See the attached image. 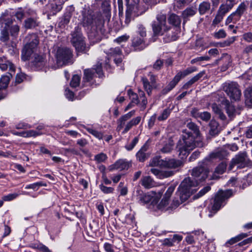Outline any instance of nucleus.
Segmentation results:
<instances>
[{"mask_svg": "<svg viewBox=\"0 0 252 252\" xmlns=\"http://www.w3.org/2000/svg\"><path fill=\"white\" fill-rule=\"evenodd\" d=\"M246 9V6L244 3H241L235 12L239 15L242 16Z\"/></svg>", "mask_w": 252, "mask_h": 252, "instance_id": "54", "label": "nucleus"}, {"mask_svg": "<svg viewBox=\"0 0 252 252\" xmlns=\"http://www.w3.org/2000/svg\"><path fill=\"white\" fill-rule=\"evenodd\" d=\"M223 90L232 101L240 100L242 93L240 86L237 83H225L223 84Z\"/></svg>", "mask_w": 252, "mask_h": 252, "instance_id": "11", "label": "nucleus"}, {"mask_svg": "<svg viewBox=\"0 0 252 252\" xmlns=\"http://www.w3.org/2000/svg\"><path fill=\"white\" fill-rule=\"evenodd\" d=\"M41 186H46L45 183H43L42 182L35 183L32 184H30L26 186V189H33L34 190H37L38 188Z\"/></svg>", "mask_w": 252, "mask_h": 252, "instance_id": "46", "label": "nucleus"}, {"mask_svg": "<svg viewBox=\"0 0 252 252\" xmlns=\"http://www.w3.org/2000/svg\"><path fill=\"white\" fill-rule=\"evenodd\" d=\"M26 40L27 43L24 46L21 54V59L23 61L30 59L39 43L37 35L34 33L28 35Z\"/></svg>", "mask_w": 252, "mask_h": 252, "instance_id": "8", "label": "nucleus"}, {"mask_svg": "<svg viewBox=\"0 0 252 252\" xmlns=\"http://www.w3.org/2000/svg\"><path fill=\"white\" fill-rule=\"evenodd\" d=\"M141 184L144 188L150 189L155 186V183L150 176H146L142 178Z\"/></svg>", "mask_w": 252, "mask_h": 252, "instance_id": "26", "label": "nucleus"}, {"mask_svg": "<svg viewBox=\"0 0 252 252\" xmlns=\"http://www.w3.org/2000/svg\"><path fill=\"white\" fill-rule=\"evenodd\" d=\"M157 22L154 21L152 24V29L154 35H162L165 43H169L176 40L180 32V30L176 28H172L166 24V15L161 13L156 16Z\"/></svg>", "mask_w": 252, "mask_h": 252, "instance_id": "4", "label": "nucleus"}, {"mask_svg": "<svg viewBox=\"0 0 252 252\" xmlns=\"http://www.w3.org/2000/svg\"><path fill=\"white\" fill-rule=\"evenodd\" d=\"M222 104L225 106V109L228 117L231 119L234 118L236 114V110L234 106L230 104L229 100L227 99L223 100L222 101Z\"/></svg>", "mask_w": 252, "mask_h": 252, "instance_id": "22", "label": "nucleus"}, {"mask_svg": "<svg viewBox=\"0 0 252 252\" xmlns=\"http://www.w3.org/2000/svg\"><path fill=\"white\" fill-rule=\"evenodd\" d=\"M197 70V68L195 66H191L187 68L183 71H179L171 81L169 82L168 85L163 89L161 91L162 94H165L172 90L180 81L182 78H184L186 76L195 72Z\"/></svg>", "mask_w": 252, "mask_h": 252, "instance_id": "10", "label": "nucleus"}, {"mask_svg": "<svg viewBox=\"0 0 252 252\" xmlns=\"http://www.w3.org/2000/svg\"><path fill=\"white\" fill-rule=\"evenodd\" d=\"M56 56L57 63L64 64L70 60L72 57V52L68 48L60 47L58 49Z\"/></svg>", "mask_w": 252, "mask_h": 252, "instance_id": "14", "label": "nucleus"}, {"mask_svg": "<svg viewBox=\"0 0 252 252\" xmlns=\"http://www.w3.org/2000/svg\"><path fill=\"white\" fill-rule=\"evenodd\" d=\"M18 196V194L14 193L9 194L7 195L3 196L2 200L3 201H9L16 198Z\"/></svg>", "mask_w": 252, "mask_h": 252, "instance_id": "57", "label": "nucleus"}, {"mask_svg": "<svg viewBox=\"0 0 252 252\" xmlns=\"http://www.w3.org/2000/svg\"><path fill=\"white\" fill-rule=\"evenodd\" d=\"M70 18L71 16L69 14L64 15V16L62 19L61 22H60V25L61 26H64L68 24L70 21Z\"/></svg>", "mask_w": 252, "mask_h": 252, "instance_id": "53", "label": "nucleus"}, {"mask_svg": "<svg viewBox=\"0 0 252 252\" xmlns=\"http://www.w3.org/2000/svg\"><path fill=\"white\" fill-rule=\"evenodd\" d=\"M12 77L11 73H6L0 78V89H5L8 87L10 79Z\"/></svg>", "mask_w": 252, "mask_h": 252, "instance_id": "25", "label": "nucleus"}, {"mask_svg": "<svg viewBox=\"0 0 252 252\" xmlns=\"http://www.w3.org/2000/svg\"><path fill=\"white\" fill-rule=\"evenodd\" d=\"M232 194L231 190H219L216 194L212 203L211 213H216L222 206L224 205L225 201L229 198Z\"/></svg>", "mask_w": 252, "mask_h": 252, "instance_id": "9", "label": "nucleus"}, {"mask_svg": "<svg viewBox=\"0 0 252 252\" xmlns=\"http://www.w3.org/2000/svg\"><path fill=\"white\" fill-rule=\"evenodd\" d=\"M243 39L248 42H252V32H248L242 35Z\"/></svg>", "mask_w": 252, "mask_h": 252, "instance_id": "63", "label": "nucleus"}, {"mask_svg": "<svg viewBox=\"0 0 252 252\" xmlns=\"http://www.w3.org/2000/svg\"><path fill=\"white\" fill-rule=\"evenodd\" d=\"M125 0L126 9V23H129L134 17L144 13L149 6L157 4L158 0Z\"/></svg>", "mask_w": 252, "mask_h": 252, "instance_id": "5", "label": "nucleus"}, {"mask_svg": "<svg viewBox=\"0 0 252 252\" xmlns=\"http://www.w3.org/2000/svg\"><path fill=\"white\" fill-rule=\"evenodd\" d=\"M101 64L102 63H98L94 68L85 69L84 79L87 82L90 81L94 77V71L98 74L99 77H101L103 75Z\"/></svg>", "mask_w": 252, "mask_h": 252, "instance_id": "15", "label": "nucleus"}, {"mask_svg": "<svg viewBox=\"0 0 252 252\" xmlns=\"http://www.w3.org/2000/svg\"><path fill=\"white\" fill-rule=\"evenodd\" d=\"M196 13V10L193 7L188 8L182 12V17L184 19L183 25L185 24L187 19L191 16H193Z\"/></svg>", "mask_w": 252, "mask_h": 252, "instance_id": "35", "label": "nucleus"}, {"mask_svg": "<svg viewBox=\"0 0 252 252\" xmlns=\"http://www.w3.org/2000/svg\"><path fill=\"white\" fill-rule=\"evenodd\" d=\"M211 8V4L208 1H203L200 3L198 11L200 15H203L208 12Z\"/></svg>", "mask_w": 252, "mask_h": 252, "instance_id": "36", "label": "nucleus"}, {"mask_svg": "<svg viewBox=\"0 0 252 252\" xmlns=\"http://www.w3.org/2000/svg\"><path fill=\"white\" fill-rule=\"evenodd\" d=\"M228 153L227 151L224 149H221L211 153L210 156V158L212 159L218 158L222 159L226 157Z\"/></svg>", "mask_w": 252, "mask_h": 252, "instance_id": "30", "label": "nucleus"}, {"mask_svg": "<svg viewBox=\"0 0 252 252\" xmlns=\"http://www.w3.org/2000/svg\"><path fill=\"white\" fill-rule=\"evenodd\" d=\"M26 78L25 74L23 73H18L15 77L14 85L16 86L18 84L22 83Z\"/></svg>", "mask_w": 252, "mask_h": 252, "instance_id": "51", "label": "nucleus"}, {"mask_svg": "<svg viewBox=\"0 0 252 252\" xmlns=\"http://www.w3.org/2000/svg\"><path fill=\"white\" fill-rule=\"evenodd\" d=\"M128 94L129 96V98L131 99V103L138 104L140 102L138 95L134 93L131 90H129L128 91Z\"/></svg>", "mask_w": 252, "mask_h": 252, "instance_id": "45", "label": "nucleus"}, {"mask_svg": "<svg viewBox=\"0 0 252 252\" xmlns=\"http://www.w3.org/2000/svg\"><path fill=\"white\" fill-rule=\"evenodd\" d=\"M135 111L132 110L127 114L122 116L117 121V130L120 131L123 129L122 134L127 133L133 126H136L139 124L141 120L140 116L136 117L133 118L129 122H127L128 120L135 115Z\"/></svg>", "mask_w": 252, "mask_h": 252, "instance_id": "7", "label": "nucleus"}, {"mask_svg": "<svg viewBox=\"0 0 252 252\" xmlns=\"http://www.w3.org/2000/svg\"><path fill=\"white\" fill-rule=\"evenodd\" d=\"M122 54V51L119 47L111 48L109 50L108 55L110 56L119 55Z\"/></svg>", "mask_w": 252, "mask_h": 252, "instance_id": "52", "label": "nucleus"}, {"mask_svg": "<svg viewBox=\"0 0 252 252\" xmlns=\"http://www.w3.org/2000/svg\"><path fill=\"white\" fill-rule=\"evenodd\" d=\"M132 46L135 50L140 51L145 49L147 46V44L145 43L144 38L135 36L132 39Z\"/></svg>", "mask_w": 252, "mask_h": 252, "instance_id": "20", "label": "nucleus"}, {"mask_svg": "<svg viewBox=\"0 0 252 252\" xmlns=\"http://www.w3.org/2000/svg\"><path fill=\"white\" fill-rule=\"evenodd\" d=\"M151 200V196L150 195L144 194L140 197L139 201H140L141 203L146 204L150 202Z\"/></svg>", "mask_w": 252, "mask_h": 252, "instance_id": "62", "label": "nucleus"}, {"mask_svg": "<svg viewBox=\"0 0 252 252\" xmlns=\"http://www.w3.org/2000/svg\"><path fill=\"white\" fill-rule=\"evenodd\" d=\"M148 148V146L146 144H144L137 153L136 157L137 159L139 161L143 162L149 157V154L146 152Z\"/></svg>", "mask_w": 252, "mask_h": 252, "instance_id": "23", "label": "nucleus"}, {"mask_svg": "<svg viewBox=\"0 0 252 252\" xmlns=\"http://www.w3.org/2000/svg\"><path fill=\"white\" fill-rule=\"evenodd\" d=\"M205 162V160L199 162L198 166L192 169L191 172L192 177L186 178L181 182L169 208L171 209H176L196 191V187L200 182L205 180L208 175L209 171Z\"/></svg>", "mask_w": 252, "mask_h": 252, "instance_id": "1", "label": "nucleus"}, {"mask_svg": "<svg viewBox=\"0 0 252 252\" xmlns=\"http://www.w3.org/2000/svg\"><path fill=\"white\" fill-rule=\"evenodd\" d=\"M241 17V16L239 15L237 13H236V12H234L227 18L225 21V24L227 25L231 22L236 23L240 19Z\"/></svg>", "mask_w": 252, "mask_h": 252, "instance_id": "40", "label": "nucleus"}, {"mask_svg": "<svg viewBox=\"0 0 252 252\" xmlns=\"http://www.w3.org/2000/svg\"><path fill=\"white\" fill-rule=\"evenodd\" d=\"M248 235L246 233H242L238 236L232 238L226 242V244L232 245L246 237Z\"/></svg>", "mask_w": 252, "mask_h": 252, "instance_id": "43", "label": "nucleus"}, {"mask_svg": "<svg viewBox=\"0 0 252 252\" xmlns=\"http://www.w3.org/2000/svg\"><path fill=\"white\" fill-rule=\"evenodd\" d=\"M99 188L103 193L106 194L112 193L114 190L113 188L107 187L102 184L99 186Z\"/></svg>", "mask_w": 252, "mask_h": 252, "instance_id": "55", "label": "nucleus"}, {"mask_svg": "<svg viewBox=\"0 0 252 252\" xmlns=\"http://www.w3.org/2000/svg\"><path fill=\"white\" fill-rule=\"evenodd\" d=\"M151 172L159 179H163L172 176L174 172L171 170H160L156 168H151Z\"/></svg>", "mask_w": 252, "mask_h": 252, "instance_id": "19", "label": "nucleus"}, {"mask_svg": "<svg viewBox=\"0 0 252 252\" xmlns=\"http://www.w3.org/2000/svg\"><path fill=\"white\" fill-rule=\"evenodd\" d=\"M209 133L212 136L217 135L220 131V128L218 123L214 120L211 121L209 124Z\"/></svg>", "mask_w": 252, "mask_h": 252, "instance_id": "29", "label": "nucleus"}, {"mask_svg": "<svg viewBox=\"0 0 252 252\" xmlns=\"http://www.w3.org/2000/svg\"><path fill=\"white\" fill-rule=\"evenodd\" d=\"M49 6L54 14L60 11L62 8V6L61 4H57L55 2L51 3L49 4Z\"/></svg>", "mask_w": 252, "mask_h": 252, "instance_id": "50", "label": "nucleus"}, {"mask_svg": "<svg viewBox=\"0 0 252 252\" xmlns=\"http://www.w3.org/2000/svg\"><path fill=\"white\" fill-rule=\"evenodd\" d=\"M129 163L125 160L119 159L112 165L111 168L112 169L123 170L128 169L129 167Z\"/></svg>", "mask_w": 252, "mask_h": 252, "instance_id": "24", "label": "nucleus"}, {"mask_svg": "<svg viewBox=\"0 0 252 252\" xmlns=\"http://www.w3.org/2000/svg\"><path fill=\"white\" fill-rule=\"evenodd\" d=\"M226 34L223 30H220L214 33V36L217 39L224 38Z\"/></svg>", "mask_w": 252, "mask_h": 252, "instance_id": "58", "label": "nucleus"}, {"mask_svg": "<svg viewBox=\"0 0 252 252\" xmlns=\"http://www.w3.org/2000/svg\"><path fill=\"white\" fill-rule=\"evenodd\" d=\"M187 126L192 132L187 129L183 130L182 139L178 142L176 150L179 152V156H186L190 151L196 147H202L204 145L200 139V131L197 125L192 122L189 123Z\"/></svg>", "mask_w": 252, "mask_h": 252, "instance_id": "3", "label": "nucleus"}, {"mask_svg": "<svg viewBox=\"0 0 252 252\" xmlns=\"http://www.w3.org/2000/svg\"><path fill=\"white\" fill-rule=\"evenodd\" d=\"M11 13L13 15V16H14L17 18V20L21 21L25 17V13L21 8H18L14 12H11Z\"/></svg>", "mask_w": 252, "mask_h": 252, "instance_id": "42", "label": "nucleus"}, {"mask_svg": "<svg viewBox=\"0 0 252 252\" xmlns=\"http://www.w3.org/2000/svg\"><path fill=\"white\" fill-rule=\"evenodd\" d=\"M39 23L36 19L29 18L25 21L24 26L26 29H32L37 27Z\"/></svg>", "mask_w": 252, "mask_h": 252, "instance_id": "33", "label": "nucleus"}, {"mask_svg": "<svg viewBox=\"0 0 252 252\" xmlns=\"http://www.w3.org/2000/svg\"><path fill=\"white\" fill-rule=\"evenodd\" d=\"M107 158V156L103 153H100L96 155L94 157V159L98 162H101L105 161Z\"/></svg>", "mask_w": 252, "mask_h": 252, "instance_id": "61", "label": "nucleus"}, {"mask_svg": "<svg viewBox=\"0 0 252 252\" xmlns=\"http://www.w3.org/2000/svg\"><path fill=\"white\" fill-rule=\"evenodd\" d=\"M175 189V186H170L166 190L164 195L158 204V207L159 209L163 210L164 208L168 204L169 200Z\"/></svg>", "mask_w": 252, "mask_h": 252, "instance_id": "16", "label": "nucleus"}, {"mask_svg": "<svg viewBox=\"0 0 252 252\" xmlns=\"http://www.w3.org/2000/svg\"><path fill=\"white\" fill-rule=\"evenodd\" d=\"M71 42L77 52H83L86 50L84 37L81 32V28L75 27L71 33Z\"/></svg>", "mask_w": 252, "mask_h": 252, "instance_id": "12", "label": "nucleus"}, {"mask_svg": "<svg viewBox=\"0 0 252 252\" xmlns=\"http://www.w3.org/2000/svg\"><path fill=\"white\" fill-rule=\"evenodd\" d=\"M161 161H163V159H160L159 157H155L151 160L149 165L151 166L162 167Z\"/></svg>", "mask_w": 252, "mask_h": 252, "instance_id": "44", "label": "nucleus"}, {"mask_svg": "<svg viewBox=\"0 0 252 252\" xmlns=\"http://www.w3.org/2000/svg\"><path fill=\"white\" fill-rule=\"evenodd\" d=\"M102 8L106 14L107 17L110 18L111 15L110 14V5L108 1H104L102 4Z\"/></svg>", "mask_w": 252, "mask_h": 252, "instance_id": "47", "label": "nucleus"}, {"mask_svg": "<svg viewBox=\"0 0 252 252\" xmlns=\"http://www.w3.org/2000/svg\"><path fill=\"white\" fill-rule=\"evenodd\" d=\"M138 32L141 36L142 38H144L146 36V31L145 27L142 25H138Z\"/></svg>", "mask_w": 252, "mask_h": 252, "instance_id": "64", "label": "nucleus"}, {"mask_svg": "<svg viewBox=\"0 0 252 252\" xmlns=\"http://www.w3.org/2000/svg\"><path fill=\"white\" fill-rule=\"evenodd\" d=\"M174 142L171 139H169L161 149V152L163 153H170L173 149Z\"/></svg>", "mask_w": 252, "mask_h": 252, "instance_id": "37", "label": "nucleus"}, {"mask_svg": "<svg viewBox=\"0 0 252 252\" xmlns=\"http://www.w3.org/2000/svg\"><path fill=\"white\" fill-rule=\"evenodd\" d=\"M226 164L225 162H221L219 165L216 168L215 172L213 175L212 179H215L219 178L217 175L222 174L225 171L226 168Z\"/></svg>", "mask_w": 252, "mask_h": 252, "instance_id": "31", "label": "nucleus"}, {"mask_svg": "<svg viewBox=\"0 0 252 252\" xmlns=\"http://www.w3.org/2000/svg\"><path fill=\"white\" fill-rule=\"evenodd\" d=\"M80 81V77L78 75L73 76L70 82V86L72 88H75L79 85Z\"/></svg>", "mask_w": 252, "mask_h": 252, "instance_id": "48", "label": "nucleus"}, {"mask_svg": "<svg viewBox=\"0 0 252 252\" xmlns=\"http://www.w3.org/2000/svg\"><path fill=\"white\" fill-rule=\"evenodd\" d=\"M32 63V65L35 67H42L45 64V60L42 56L35 54Z\"/></svg>", "mask_w": 252, "mask_h": 252, "instance_id": "34", "label": "nucleus"}, {"mask_svg": "<svg viewBox=\"0 0 252 252\" xmlns=\"http://www.w3.org/2000/svg\"><path fill=\"white\" fill-rule=\"evenodd\" d=\"M212 108L214 113L219 116L220 119L222 120H225L226 119V116L217 104L213 103L212 105Z\"/></svg>", "mask_w": 252, "mask_h": 252, "instance_id": "39", "label": "nucleus"}, {"mask_svg": "<svg viewBox=\"0 0 252 252\" xmlns=\"http://www.w3.org/2000/svg\"><path fill=\"white\" fill-rule=\"evenodd\" d=\"M14 22L15 19L13 18L10 10L6 9L0 14V40L6 44L11 41L12 51L15 53L17 50L14 40L18 37L20 27Z\"/></svg>", "mask_w": 252, "mask_h": 252, "instance_id": "2", "label": "nucleus"}, {"mask_svg": "<svg viewBox=\"0 0 252 252\" xmlns=\"http://www.w3.org/2000/svg\"><path fill=\"white\" fill-rule=\"evenodd\" d=\"M142 80L145 90L147 92L148 95H150L153 89L155 88L156 87L150 83V82L147 78H143Z\"/></svg>", "mask_w": 252, "mask_h": 252, "instance_id": "38", "label": "nucleus"}, {"mask_svg": "<svg viewBox=\"0 0 252 252\" xmlns=\"http://www.w3.org/2000/svg\"><path fill=\"white\" fill-rule=\"evenodd\" d=\"M205 74L204 71H201L196 74L195 76L191 78L189 81L185 83L183 86V89H189L193 84L199 80Z\"/></svg>", "mask_w": 252, "mask_h": 252, "instance_id": "28", "label": "nucleus"}, {"mask_svg": "<svg viewBox=\"0 0 252 252\" xmlns=\"http://www.w3.org/2000/svg\"><path fill=\"white\" fill-rule=\"evenodd\" d=\"M246 105L252 107V86L248 87L244 92Z\"/></svg>", "mask_w": 252, "mask_h": 252, "instance_id": "32", "label": "nucleus"}, {"mask_svg": "<svg viewBox=\"0 0 252 252\" xmlns=\"http://www.w3.org/2000/svg\"><path fill=\"white\" fill-rule=\"evenodd\" d=\"M211 114L208 112L205 111L201 112L199 118L204 121H208L211 118Z\"/></svg>", "mask_w": 252, "mask_h": 252, "instance_id": "59", "label": "nucleus"}, {"mask_svg": "<svg viewBox=\"0 0 252 252\" xmlns=\"http://www.w3.org/2000/svg\"><path fill=\"white\" fill-rule=\"evenodd\" d=\"M8 67L9 68L10 71L15 72V67L14 64L8 61L5 57H0V69L5 71L7 70Z\"/></svg>", "mask_w": 252, "mask_h": 252, "instance_id": "21", "label": "nucleus"}, {"mask_svg": "<svg viewBox=\"0 0 252 252\" xmlns=\"http://www.w3.org/2000/svg\"><path fill=\"white\" fill-rule=\"evenodd\" d=\"M172 110L169 108L163 110L159 116L157 118L159 121H164L166 120L170 116Z\"/></svg>", "mask_w": 252, "mask_h": 252, "instance_id": "41", "label": "nucleus"}, {"mask_svg": "<svg viewBox=\"0 0 252 252\" xmlns=\"http://www.w3.org/2000/svg\"><path fill=\"white\" fill-rule=\"evenodd\" d=\"M234 166H237L239 168H243L246 166H252V161L248 158L246 152H240L232 158L228 169L232 170Z\"/></svg>", "mask_w": 252, "mask_h": 252, "instance_id": "13", "label": "nucleus"}, {"mask_svg": "<svg viewBox=\"0 0 252 252\" xmlns=\"http://www.w3.org/2000/svg\"><path fill=\"white\" fill-rule=\"evenodd\" d=\"M87 130L88 132L93 135L96 138L101 139L103 138V134L95 129L92 128H87Z\"/></svg>", "mask_w": 252, "mask_h": 252, "instance_id": "49", "label": "nucleus"}, {"mask_svg": "<svg viewBox=\"0 0 252 252\" xmlns=\"http://www.w3.org/2000/svg\"><path fill=\"white\" fill-rule=\"evenodd\" d=\"M161 163H162V164L161 163L162 168L169 169H175L183 165L182 161L174 158L163 160V161H161Z\"/></svg>", "mask_w": 252, "mask_h": 252, "instance_id": "17", "label": "nucleus"}, {"mask_svg": "<svg viewBox=\"0 0 252 252\" xmlns=\"http://www.w3.org/2000/svg\"><path fill=\"white\" fill-rule=\"evenodd\" d=\"M210 189L211 187L210 186H206L202 189L194 197L196 198L200 197L208 192Z\"/></svg>", "mask_w": 252, "mask_h": 252, "instance_id": "56", "label": "nucleus"}, {"mask_svg": "<svg viewBox=\"0 0 252 252\" xmlns=\"http://www.w3.org/2000/svg\"><path fill=\"white\" fill-rule=\"evenodd\" d=\"M168 23L172 25V28H176V29L180 30L181 24V18L179 16L174 13L170 14L167 18Z\"/></svg>", "mask_w": 252, "mask_h": 252, "instance_id": "18", "label": "nucleus"}, {"mask_svg": "<svg viewBox=\"0 0 252 252\" xmlns=\"http://www.w3.org/2000/svg\"><path fill=\"white\" fill-rule=\"evenodd\" d=\"M83 24L84 27H90L88 33L90 39L94 42L100 40L102 33L101 23L98 24L92 15L88 14L84 16Z\"/></svg>", "mask_w": 252, "mask_h": 252, "instance_id": "6", "label": "nucleus"}, {"mask_svg": "<svg viewBox=\"0 0 252 252\" xmlns=\"http://www.w3.org/2000/svg\"><path fill=\"white\" fill-rule=\"evenodd\" d=\"M138 140L139 139L138 137H135L129 145L126 146V148L128 151L131 150L134 147L136 144L138 143Z\"/></svg>", "mask_w": 252, "mask_h": 252, "instance_id": "60", "label": "nucleus"}, {"mask_svg": "<svg viewBox=\"0 0 252 252\" xmlns=\"http://www.w3.org/2000/svg\"><path fill=\"white\" fill-rule=\"evenodd\" d=\"M205 74L204 71H201L196 74L195 76L191 78L189 81L185 83L183 86V89H189L193 84L199 80Z\"/></svg>", "mask_w": 252, "mask_h": 252, "instance_id": "27", "label": "nucleus"}]
</instances>
